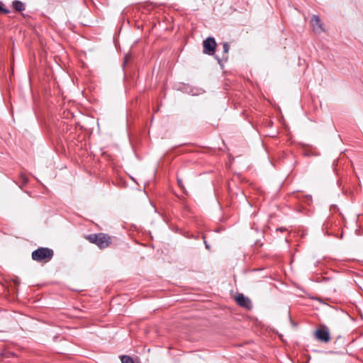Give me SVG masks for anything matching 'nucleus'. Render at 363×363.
Segmentation results:
<instances>
[{"label":"nucleus","mask_w":363,"mask_h":363,"mask_svg":"<svg viewBox=\"0 0 363 363\" xmlns=\"http://www.w3.org/2000/svg\"><path fill=\"white\" fill-rule=\"evenodd\" d=\"M86 239L101 249L108 247L111 243V237L104 233L91 234L86 237Z\"/></svg>","instance_id":"1"},{"label":"nucleus","mask_w":363,"mask_h":363,"mask_svg":"<svg viewBox=\"0 0 363 363\" xmlns=\"http://www.w3.org/2000/svg\"><path fill=\"white\" fill-rule=\"evenodd\" d=\"M53 257V251L47 247H40L32 252V259L37 262H48Z\"/></svg>","instance_id":"2"},{"label":"nucleus","mask_w":363,"mask_h":363,"mask_svg":"<svg viewBox=\"0 0 363 363\" xmlns=\"http://www.w3.org/2000/svg\"><path fill=\"white\" fill-rule=\"evenodd\" d=\"M216 45V42L213 38H207L203 42V52L209 55H213L215 52Z\"/></svg>","instance_id":"3"},{"label":"nucleus","mask_w":363,"mask_h":363,"mask_svg":"<svg viewBox=\"0 0 363 363\" xmlns=\"http://www.w3.org/2000/svg\"><path fill=\"white\" fill-rule=\"evenodd\" d=\"M315 337L321 342H328L330 340V336L328 328L323 327L315 331Z\"/></svg>","instance_id":"4"},{"label":"nucleus","mask_w":363,"mask_h":363,"mask_svg":"<svg viewBox=\"0 0 363 363\" xmlns=\"http://www.w3.org/2000/svg\"><path fill=\"white\" fill-rule=\"evenodd\" d=\"M311 26L313 28V32L316 33H320L323 31V23L318 16H313L311 20Z\"/></svg>","instance_id":"5"},{"label":"nucleus","mask_w":363,"mask_h":363,"mask_svg":"<svg viewBox=\"0 0 363 363\" xmlns=\"http://www.w3.org/2000/svg\"><path fill=\"white\" fill-rule=\"evenodd\" d=\"M235 301L240 306L247 309H250L252 306L250 300L247 297H245L243 294H240L236 296Z\"/></svg>","instance_id":"6"},{"label":"nucleus","mask_w":363,"mask_h":363,"mask_svg":"<svg viewBox=\"0 0 363 363\" xmlns=\"http://www.w3.org/2000/svg\"><path fill=\"white\" fill-rule=\"evenodd\" d=\"M13 7L17 11H21L24 10V4L19 1H15L13 2Z\"/></svg>","instance_id":"7"},{"label":"nucleus","mask_w":363,"mask_h":363,"mask_svg":"<svg viewBox=\"0 0 363 363\" xmlns=\"http://www.w3.org/2000/svg\"><path fill=\"white\" fill-rule=\"evenodd\" d=\"M122 363H134L132 358L129 356L123 355L121 357Z\"/></svg>","instance_id":"8"},{"label":"nucleus","mask_w":363,"mask_h":363,"mask_svg":"<svg viewBox=\"0 0 363 363\" xmlns=\"http://www.w3.org/2000/svg\"><path fill=\"white\" fill-rule=\"evenodd\" d=\"M223 51L225 54H227L229 51V49H230V46L227 43H224L223 45Z\"/></svg>","instance_id":"9"},{"label":"nucleus","mask_w":363,"mask_h":363,"mask_svg":"<svg viewBox=\"0 0 363 363\" xmlns=\"http://www.w3.org/2000/svg\"><path fill=\"white\" fill-rule=\"evenodd\" d=\"M1 12H4V13H8V12H9V11H8V10H6V9H3V8H2V4H1V3L0 2V13H1Z\"/></svg>","instance_id":"10"},{"label":"nucleus","mask_w":363,"mask_h":363,"mask_svg":"<svg viewBox=\"0 0 363 363\" xmlns=\"http://www.w3.org/2000/svg\"><path fill=\"white\" fill-rule=\"evenodd\" d=\"M177 182H178V184L179 186L182 188V189H184V185L182 184V181L181 179H177Z\"/></svg>","instance_id":"11"},{"label":"nucleus","mask_w":363,"mask_h":363,"mask_svg":"<svg viewBox=\"0 0 363 363\" xmlns=\"http://www.w3.org/2000/svg\"><path fill=\"white\" fill-rule=\"evenodd\" d=\"M130 57L125 56V62H125V63H127V62H128V60H129V58H130Z\"/></svg>","instance_id":"12"}]
</instances>
